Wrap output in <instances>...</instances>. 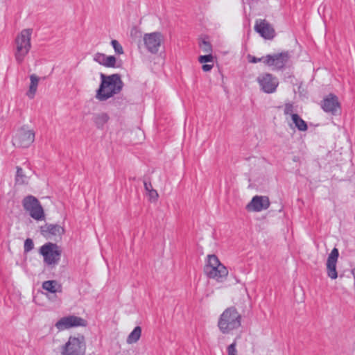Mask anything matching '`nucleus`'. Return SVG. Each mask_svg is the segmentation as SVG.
<instances>
[{
  "label": "nucleus",
  "instance_id": "1",
  "mask_svg": "<svg viewBox=\"0 0 355 355\" xmlns=\"http://www.w3.org/2000/svg\"><path fill=\"white\" fill-rule=\"evenodd\" d=\"M100 76L101 82L96 94V98L98 100L106 101L122 90L123 83L118 73L110 76L101 73Z\"/></svg>",
  "mask_w": 355,
  "mask_h": 355
},
{
  "label": "nucleus",
  "instance_id": "2",
  "mask_svg": "<svg viewBox=\"0 0 355 355\" xmlns=\"http://www.w3.org/2000/svg\"><path fill=\"white\" fill-rule=\"evenodd\" d=\"M204 272L207 277L214 279L218 282H223L228 275V270L215 254L207 256Z\"/></svg>",
  "mask_w": 355,
  "mask_h": 355
},
{
  "label": "nucleus",
  "instance_id": "3",
  "mask_svg": "<svg viewBox=\"0 0 355 355\" xmlns=\"http://www.w3.org/2000/svg\"><path fill=\"white\" fill-rule=\"evenodd\" d=\"M33 30L23 29L15 38V58L18 64H21L31 48V38Z\"/></svg>",
  "mask_w": 355,
  "mask_h": 355
},
{
  "label": "nucleus",
  "instance_id": "4",
  "mask_svg": "<svg viewBox=\"0 0 355 355\" xmlns=\"http://www.w3.org/2000/svg\"><path fill=\"white\" fill-rule=\"evenodd\" d=\"M241 315L234 306L226 309L220 315L218 326L223 333L237 329L241 326Z\"/></svg>",
  "mask_w": 355,
  "mask_h": 355
},
{
  "label": "nucleus",
  "instance_id": "5",
  "mask_svg": "<svg viewBox=\"0 0 355 355\" xmlns=\"http://www.w3.org/2000/svg\"><path fill=\"white\" fill-rule=\"evenodd\" d=\"M85 349V340L83 335H78V337L70 336L62 347V355H83Z\"/></svg>",
  "mask_w": 355,
  "mask_h": 355
},
{
  "label": "nucleus",
  "instance_id": "6",
  "mask_svg": "<svg viewBox=\"0 0 355 355\" xmlns=\"http://www.w3.org/2000/svg\"><path fill=\"white\" fill-rule=\"evenodd\" d=\"M40 252L43 256L46 264L55 266L60 261L62 250L56 243L49 242L40 248Z\"/></svg>",
  "mask_w": 355,
  "mask_h": 355
},
{
  "label": "nucleus",
  "instance_id": "7",
  "mask_svg": "<svg viewBox=\"0 0 355 355\" xmlns=\"http://www.w3.org/2000/svg\"><path fill=\"white\" fill-rule=\"evenodd\" d=\"M22 206L33 219L42 220L44 218V209L38 199L35 196L31 195L26 196L22 200Z\"/></svg>",
  "mask_w": 355,
  "mask_h": 355
},
{
  "label": "nucleus",
  "instance_id": "8",
  "mask_svg": "<svg viewBox=\"0 0 355 355\" xmlns=\"http://www.w3.org/2000/svg\"><path fill=\"white\" fill-rule=\"evenodd\" d=\"M35 140V132L25 128L19 129L12 138V144L18 148H28Z\"/></svg>",
  "mask_w": 355,
  "mask_h": 355
},
{
  "label": "nucleus",
  "instance_id": "9",
  "mask_svg": "<svg viewBox=\"0 0 355 355\" xmlns=\"http://www.w3.org/2000/svg\"><path fill=\"white\" fill-rule=\"evenodd\" d=\"M321 107L324 112L333 116L339 114L341 112L340 103L338 98L334 94H329L326 96L320 103Z\"/></svg>",
  "mask_w": 355,
  "mask_h": 355
},
{
  "label": "nucleus",
  "instance_id": "10",
  "mask_svg": "<svg viewBox=\"0 0 355 355\" xmlns=\"http://www.w3.org/2000/svg\"><path fill=\"white\" fill-rule=\"evenodd\" d=\"M143 39L144 45L148 51L155 54L158 52L164 37L161 33L153 32L144 34Z\"/></svg>",
  "mask_w": 355,
  "mask_h": 355
},
{
  "label": "nucleus",
  "instance_id": "11",
  "mask_svg": "<svg viewBox=\"0 0 355 355\" xmlns=\"http://www.w3.org/2000/svg\"><path fill=\"white\" fill-rule=\"evenodd\" d=\"M261 89L267 94H271L276 91L279 85L278 80L270 73L259 75L257 79Z\"/></svg>",
  "mask_w": 355,
  "mask_h": 355
},
{
  "label": "nucleus",
  "instance_id": "12",
  "mask_svg": "<svg viewBox=\"0 0 355 355\" xmlns=\"http://www.w3.org/2000/svg\"><path fill=\"white\" fill-rule=\"evenodd\" d=\"M289 58L288 52L267 55L265 56L264 64L269 67H273L275 69H282L288 61Z\"/></svg>",
  "mask_w": 355,
  "mask_h": 355
},
{
  "label": "nucleus",
  "instance_id": "13",
  "mask_svg": "<svg viewBox=\"0 0 355 355\" xmlns=\"http://www.w3.org/2000/svg\"><path fill=\"white\" fill-rule=\"evenodd\" d=\"M86 325L87 321L75 315L63 317L55 323V327L59 331L74 327H85Z\"/></svg>",
  "mask_w": 355,
  "mask_h": 355
},
{
  "label": "nucleus",
  "instance_id": "14",
  "mask_svg": "<svg viewBox=\"0 0 355 355\" xmlns=\"http://www.w3.org/2000/svg\"><path fill=\"white\" fill-rule=\"evenodd\" d=\"M270 202L268 197L255 196L247 205L246 209L250 211L259 212L266 210L270 207Z\"/></svg>",
  "mask_w": 355,
  "mask_h": 355
},
{
  "label": "nucleus",
  "instance_id": "15",
  "mask_svg": "<svg viewBox=\"0 0 355 355\" xmlns=\"http://www.w3.org/2000/svg\"><path fill=\"white\" fill-rule=\"evenodd\" d=\"M254 30L266 40H271L275 35L273 27L266 19H257L254 25Z\"/></svg>",
  "mask_w": 355,
  "mask_h": 355
},
{
  "label": "nucleus",
  "instance_id": "16",
  "mask_svg": "<svg viewBox=\"0 0 355 355\" xmlns=\"http://www.w3.org/2000/svg\"><path fill=\"white\" fill-rule=\"evenodd\" d=\"M339 256L338 250L334 248L329 254L327 261V272L329 277L335 279L338 277L336 263Z\"/></svg>",
  "mask_w": 355,
  "mask_h": 355
},
{
  "label": "nucleus",
  "instance_id": "17",
  "mask_svg": "<svg viewBox=\"0 0 355 355\" xmlns=\"http://www.w3.org/2000/svg\"><path fill=\"white\" fill-rule=\"evenodd\" d=\"M41 234L46 239H51L52 236H61L64 233L63 227L58 224L46 223L40 227Z\"/></svg>",
  "mask_w": 355,
  "mask_h": 355
},
{
  "label": "nucleus",
  "instance_id": "18",
  "mask_svg": "<svg viewBox=\"0 0 355 355\" xmlns=\"http://www.w3.org/2000/svg\"><path fill=\"white\" fill-rule=\"evenodd\" d=\"M94 60L106 67H116V60L114 55H106L102 53H96L94 55Z\"/></svg>",
  "mask_w": 355,
  "mask_h": 355
},
{
  "label": "nucleus",
  "instance_id": "19",
  "mask_svg": "<svg viewBox=\"0 0 355 355\" xmlns=\"http://www.w3.org/2000/svg\"><path fill=\"white\" fill-rule=\"evenodd\" d=\"M42 288L51 293L62 292V286L55 280H48L42 283Z\"/></svg>",
  "mask_w": 355,
  "mask_h": 355
},
{
  "label": "nucleus",
  "instance_id": "20",
  "mask_svg": "<svg viewBox=\"0 0 355 355\" xmlns=\"http://www.w3.org/2000/svg\"><path fill=\"white\" fill-rule=\"evenodd\" d=\"M39 80L40 78L35 74H31L30 76L31 84L29 86V89L26 92V95L31 99L33 98L35 95L37 88L38 86Z\"/></svg>",
  "mask_w": 355,
  "mask_h": 355
},
{
  "label": "nucleus",
  "instance_id": "21",
  "mask_svg": "<svg viewBox=\"0 0 355 355\" xmlns=\"http://www.w3.org/2000/svg\"><path fill=\"white\" fill-rule=\"evenodd\" d=\"M291 119L295 126L300 131H306L307 130L308 126L306 123L297 114H291Z\"/></svg>",
  "mask_w": 355,
  "mask_h": 355
},
{
  "label": "nucleus",
  "instance_id": "22",
  "mask_svg": "<svg viewBox=\"0 0 355 355\" xmlns=\"http://www.w3.org/2000/svg\"><path fill=\"white\" fill-rule=\"evenodd\" d=\"M109 120V116L106 113L97 114L94 116V122L98 128H102Z\"/></svg>",
  "mask_w": 355,
  "mask_h": 355
},
{
  "label": "nucleus",
  "instance_id": "23",
  "mask_svg": "<svg viewBox=\"0 0 355 355\" xmlns=\"http://www.w3.org/2000/svg\"><path fill=\"white\" fill-rule=\"evenodd\" d=\"M25 179L26 176L24 175L23 169L21 167L17 166L15 177L16 183L22 184L25 183Z\"/></svg>",
  "mask_w": 355,
  "mask_h": 355
},
{
  "label": "nucleus",
  "instance_id": "24",
  "mask_svg": "<svg viewBox=\"0 0 355 355\" xmlns=\"http://www.w3.org/2000/svg\"><path fill=\"white\" fill-rule=\"evenodd\" d=\"M111 44H112L116 53H117L119 55H121L124 53L122 46L120 44V43L117 40H112L111 41Z\"/></svg>",
  "mask_w": 355,
  "mask_h": 355
},
{
  "label": "nucleus",
  "instance_id": "25",
  "mask_svg": "<svg viewBox=\"0 0 355 355\" xmlns=\"http://www.w3.org/2000/svg\"><path fill=\"white\" fill-rule=\"evenodd\" d=\"M199 45L202 51L205 53H211L212 51L211 44L205 40H202Z\"/></svg>",
  "mask_w": 355,
  "mask_h": 355
},
{
  "label": "nucleus",
  "instance_id": "26",
  "mask_svg": "<svg viewBox=\"0 0 355 355\" xmlns=\"http://www.w3.org/2000/svg\"><path fill=\"white\" fill-rule=\"evenodd\" d=\"M34 248V243L31 239H26L24 241V252H28L32 250Z\"/></svg>",
  "mask_w": 355,
  "mask_h": 355
},
{
  "label": "nucleus",
  "instance_id": "27",
  "mask_svg": "<svg viewBox=\"0 0 355 355\" xmlns=\"http://www.w3.org/2000/svg\"><path fill=\"white\" fill-rule=\"evenodd\" d=\"M141 334H129L127 338V343L132 344L137 342L140 338Z\"/></svg>",
  "mask_w": 355,
  "mask_h": 355
},
{
  "label": "nucleus",
  "instance_id": "28",
  "mask_svg": "<svg viewBox=\"0 0 355 355\" xmlns=\"http://www.w3.org/2000/svg\"><path fill=\"white\" fill-rule=\"evenodd\" d=\"M198 60L200 63H207L209 62H212L213 56L211 55V53L208 55H200L198 58Z\"/></svg>",
  "mask_w": 355,
  "mask_h": 355
},
{
  "label": "nucleus",
  "instance_id": "29",
  "mask_svg": "<svg viewBox=\"0 0 355 355\" xmlns=\"http://www.w3.org/2000/svg\"><path fill=\"white\" fill-rule=\"evenodd\" d=\"M293 105L292 103H286L284 106V113L285 115L293 114Z\"/></svg>",
  "mask_w": 355,
  "mask_h": 355
},
{
  "label": "nucleus",
  "instance_id": "30",
  "mask_svg": "<svg viewBox=\"0 0 355 355\" xmlns=\"http://www.w3.org/2000/svg\"><path fill=\"white\" fill-rule=\"evenodd\" d=\"M248 61L251 63H257L259 62H263L264 63L265 57L257 58L254 55H248Z\"/></svg>",
  "mask_w": 355,
  "mask_h": 355
},
{
  "label": "nucleus",
  "instance_id": "31",
  "mask_svg": "<svg viewBox=\"0 0 355 355\" xmlns=\"http://www.w3.org/2000/svg\"><path fill=\"white\" fill-rule=\"evenodd\" d=\"M236 342L234 341L231 345H230L227 347V354L228 355H236L237 351L236 349Z\"/></svg>",
  "mask_w": 355,
  "mask_h": 355
},
{
  "label": "nucleus",
  "instance_id": "32",
  "mask_svg": "<svg viewBox=\"0 0 355 355\" xmlns=\"http://www.w3.org/2000/svg\"><path fill=\"white\" fill-rule=\"evenodd\" d=\"M148 193L150 200L154 201L157 200L159 196L155 189H151L149 192H148Z\"/></svg>",
  "mask_w": 355,
  "mask_h": 355
},
{
  "label": "nucleus",
  "instance_id": "33",
  "mask_svg": "<svg viewBox=\"0 0 355 355\" xmlns=\"http://www.w3.org/2000/svg\"><path fill=\"white\" fill-rule=\"evenodd\" d=\"M144 189L147 192H149L151 189H153V186L150 182H148L146 180L144 181Z\"/></svg>",
  "mask_w": 355,
  "mask_h": 355
},
{
  "label": "nucleus",
  "instance_id": "34",
  "mask_svg": "<svg viewBox=\"0 0 355 355\" xmlns=\"http://www.w3.org/2000/svg\"><path fill=\"white\" fill-rule=\"evenodd\" d=\"M213 68V64H205L202 66L204 71H209Z\"/></svg>",
  "mask_w": 355,
  "mask_h": 355
},
{
  "label": "nucleus",
  "instance_id": "35",
  "mask_svg": "<svg viewBox=\"0 0 355 355\" xmlns=\"http://www.w3.org/2000/svg\"><path fill=\"white\" fill-rule=\"evenodd\" d=\"M130 333H141V328L139 326H137Z\"/></svg>",
  "mask_w": 355,
  "mask_h": 355
}]
</instances>
